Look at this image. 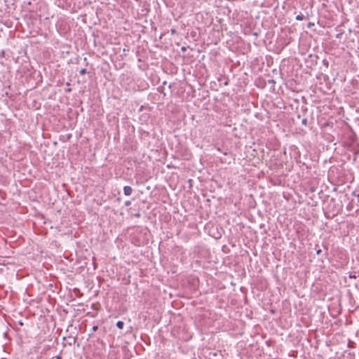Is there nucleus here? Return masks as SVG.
Wrapping results in <instances>:
<instances>
[{
  "label": "nucleus",
  "mask_w": 359,
  "mask_h": 359,
  "mask_svg": "<svg viewBox=\"0 0 359 359\" xmlns=\"http://www.w3.org/2000/svg\"><path fill=\"white\" fill-rule=\"evenodd\" d=\"M116 327L119 329H123V327H124V323L121 320H118L116 324Z\"/></svg>",
  "instance_id": "nucleus-2"
},
{
  "label": "nucleus",
  "mask_w": 359,
  "mask_h": 359,
  "mask_svg": "<svg viewBox=\"0 0 359 359\" xmlns=\"http://www.w3.org/2000/svg\"><path fill=\"white\" fill-rule=\"evenodd\" d=\"M313 25V24L310 23V24L309 25V27H311V25Z\"/></svg>",
  "instance_id": "nucleus-15"
},
{
  "label": "nucleus",
  "mask_w": 359,
  "mask_h": 359,
  "mask_svg": "<svg viewBox=\"0 0 359 359\" xmlns=\"http://www.w3.org/2000/svg\"><path fill=\"white\" fill-rule=\"evenodd\" d=\"M133 192V189L130 186H125L123 187V193L126 196H130L131 195Z\"/></svg>",
  "instance_id": "nucleus-1"
},
{
  "label": "nucleus",
  "mask_w": 359,
  "mask_h": 359,
  "mask_svg": "<svg viewBox=\"0 0 359 359\" xmlns=\"http://www.w3.org/2000/svg\"><path fill=\"white\" fill-rule=\"evenodd\" d=\"M79 73L81 75H84L86 74V69H81L80 71H79Z\"/></svg>",
  "instance_id": "nucleus-5"
},
{
  "label": "nucleus",
  "mask_w": 359,
  "mask_h": 359,
  "mask_svg": "<svg viewBox=\"0 0 359 359\" xmlns=\"http://www.w3.org/2000/svg\"><path fill=\"white\" fill-rule=\"evenodd\" d=\"M269 83H275L273 80H269Z\"/></svg>",
  "instance_id": "nucleus-13"
},
{
  "label": "nucleus",
  "mask_w": 359,
  "mask_h": 359,
  "mask_svg": "<svg viewBox=\"0 0 359 359\" xmlns=\"http://www.w3.org/2000/svg\"><path fill=\"white\" fill-rule=\"evenodd\" d=\"M308 120L306 118H304L302 120V123L304 126H307Z\"/></svg>",
  "instance_id": "nucleus-4"
},
{
  "label": "nucleus",
  "mask_w": 359,
  "mask_h": 359,
  "mask_svg": "<svg viewBox=\"0 0 359 359\" xmlns=\"http://www.w3.org/2000/svg\"><path fill=\"white\" fill-rule=\"evenodd\" d=\"M181 50L182 51H185L187 50V48H186V47L183 46V47L181 48Z\"/></svg>",
  "instance_id": "nucleus-11"
},
{
  "label": "nucleus",
  "mask_w": 359,
  "mask_h": 359,
  "mask_svg": "<svg viewBox=\"0 0 359 359\" xmlns=\"http://www.w3.org/2000/svg\"><path fill=\"white\" fill-rule=\"evenodd\" d=\"M304 19V15L302 13H300L296 16L297 20L301 21V20H303Z\"/></svg>",
  "instance_id": "nucleus-3"
},
{
  "label": "nucleus",
  "mask_w": 359,
  "mask_h": 359,
  "mask_svg": "<svg viewBox=\"0 0 359 359\" xmlns=\"http://www.w3.org/2000/svg\"><path fill=\"white\" fill-rule=\"evenodd\" d=\"M130 204H131V202L130 201H126L125 202V205L126 206H129V205H130Z\"/></svg>",
  "instance_id": "nucleus-7"
},
{
  "label": "nucleus",
  "mask_w": 359,
  "mask_h": 359,
  "mask_svg": "<svg viewBox=\"0 0 359 359\" xmlns=\"http://www.w3.org/2000/svg\"><path fill=\"white\" fill-rule=\"evenodd\" d=\"M353 195L356 196V194H355V191H353ZM357 196H358V197H359V194H357Z\"/></svg>",
  "instance_id": "nucleus-12"
},
{
  "label": "nucleus",
  "mask_w": 359,
  "mask_h": 359,
  "mask_svg": "<svg viewBox=\"0 0 359 359\" xmlns=\"http://www.w3.org/2000/svg\"><path fill=\"white\" fill-rule=\"evenodd\" d=\"M324 65H328V62L325 60H323Z\"/></svg>",
  "instance_id": "nucleus-10"
},
{
  "label": "nucleus",
  "mask_w": 359,
  "mask_h": 359,
  "mask_svg": "<svg viewBox=\"0 0 359 359\" xmlns=\"http://www.w3.org/2000/svg\"><path fill=\"white\" fill-rule=\"evenodd\" d=\"M321 252H322V250H321L320 249H317V250H316V254H317V255H319Z\"/></svg>",
  "instance_id": "nucleus-8"
},
{
  "label": "nucleus",
  "mask_w": 359,
  "mask_h": 359,
  "mask_svg": "<svg viewBox=\"0 0 359 359\" xmlns=\"http://www.w3.org/2000/svg\"><path fill=\"white\" fill-rule=\"evenodd\" d=\"M135 217H140V213L137 212V213L135 214Z\"/></svg>",
  "instance_id": "nucleus-9"
},
{
  "label": "nucleus",
  "mask_w": 359,
  "mask_h": 359,
  "mask_svg": "<svg viewBox=\"0 0 359 359\" xmlns=\"http://www.w3.org/2000/svg\"><path fill=\"white\" fill-rule=\"evenodd\" d=\"M350 278H355V276H350Z\"/></svg>",
  "instance_id": "nucleus-14"
},
{
  "label": "nucleus",
  "mask_w": 359,
  "mask_h": 359,
  "mask_svg": "<svg viewBox=\"0 0 359 359\" xmlns=\"http://www.w3.org/2000/svg\"><path fill=\"white\" fill-rule=\"evenodd\" d=\"M92 330H93V332H96L98 330V326L97 325H94L93 327Z\"/></svg>",
  "instance_id": "nucleus-6"
}]
</instances>
